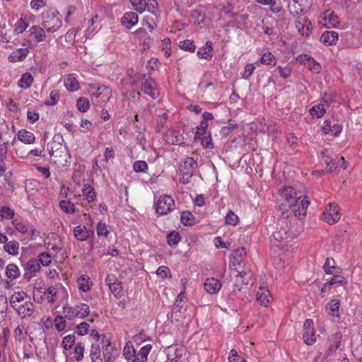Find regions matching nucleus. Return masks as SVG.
<instances>
[{
  "instance_id": "obj_1",
  "label": "nucleus",
  "mask_w": 362,
  "mask_h": 362,
  "mask_svg": "<svg viewBox=\"0 0 362 362\" xmlns=\"http://www.w3.org/2000/svg\"><path fill=\"white\" fill-rule=\"evenodd\" d=\"M295 235L296 233L291 230L287 220L284 218L279 222L276 230L273 233L274 240L280 244H276L275 243L273 244L279 247H283L284 244H281L282 242L284 243L288 238H291Z\"/></svg>"
},
{
  "instance_id": "obj_2",
  "label": "nucleus",
  "mask_w": 362,
  "mask_h": 362,
  "mask_svg": "<svg viewBox=\"0 0 362 362\" xmlns=\"http://www.w3.org/2000/svg\"><path fill=\"white\" fill-rule=\"evenodd\" d=\"M63 310L64 317L70 320L76 317L84 318L90 313L89 306L85 303H81L75 307L64 306Z\"/></svg>"
},
{
  "instance_id": "obj_3",
  "label": "nucleus",
  "mask_w": 362,
  "mask_h": 362,
  "mask_svg": "<svg viewBox=\"0 0 362 362\" xmlns=\"http://www.w3.org/2000/svg\"><path fill=\"white\" fill-rule=\"evenodd\" d=\"M42 26L48 33H53L62 26V21L54 11H48L42 14Z\"/></svg>"
},
{
  "instance_id": "obj_4",
  "label": "nucleus",
  "mask_w": 362,
  "mask_h": 362,
  "mask_svg": "<svg viewBox=\"0 0 362 362\" xmlns=\"http://www.w3.org/2000/svg\"><path fill=\"white\" fill-rule=\"evenodd\" d=\"M279 194L281 199L288 204L290 208L296 207L298 205V199L296 192L292 187H283L279 189Z\"/></svg>"
},
{
  "instance_id": "obj_5",
  "label": "nucleus",
  "mask_w": 362,
  "mask_h": 362,
  "mask_svg": "<svg viewBox=\"0 0 362 362\" xmlns=\"http://www.w3.org/2000/svg\"><path fill=\"white\" fill-rule=\"evenodd\" d=\"M136 77L137 80L143 79L141 90L144 93L150 95L152 98H156L158 96V91L156 88L155 81L152 78H146V75L143 74H138Z\"/></svg>"
},
{
  "instance_id": "obj_6",
  "label": "nucleus",
  "mask_w": 362,
  "mask_h": 362,
  "mask_svg": "<svg viewBox=\"0 0 362 362\" xmlns=\"http://www.w3.org/2000/svg\"><path fill=\"white\" fill-rule=\"evenodd\" d=\"M174 199L169 195H163L159 197L156 204V211L160 215H165L172 211Z\"/></svg>"
},
{
  "instance_id": "obj_7",
  "label": "nucleus",
  "mask_w": 362,
  "mask_h": 362,
  "mask_svg": "<svg viewBox=\"0 0 362 362\" xmlns=\"http://www.w3.org/2000/svg\"><path fill=\"white\" fill-rule=\"evenodd\" d=\"M323 219L329 224L336 223L341 217L339 207L335 204H329L322 214Z\"/></svg>"
},
{
  "instance_id": "obj_8",
  "label": "nucleus",
  "mask_w": 362,
  "mask_h": 362,
  "mask_svg": "<svg viewBox=\"0 0 362 362\" xmlns=\"http://www.w3.org/2000/svg\"><path fill=\"white\" fill-rule=\"evenodd\" d=\"M166 142L172 145H180L185 143L184 136L177 130L168 129L164 134Z\"/></svg>"
},
{
  "instance_id": "obj_9",
  "label": "nucleus",
  "mask_w": 362,
  "mask_h": 362,
  "mask_svg": "<svg viewBox=\"0 0 362 362\" xmlns=\"http://www.w3.org/2000/svg\"><path fill=\"white\" fill-rule=\"evenodd\" d=\"M103 361L115 362L118 357L117 349L114 346H111L110 341L107 340V344L102 348Z\"/></svg>"
},
{
  "instance_id": "obj_10",
  "label": "nucleus",
  "mask_w": 362,
  "mask_h": 362,
  "mask_svg": "<svg viewBox=\"0 0 362 362\" xmlns=\"http://www.w3.org/2000/svg\"><path fill=\"white\" fill-rule=\"evenodd\" d=\"M41 269L40 262L37 259H30L25 265V273L24 274V278L27 280H30L33 276V274L38 272Z\"/></svg>"
},
{
  "instance_id": "obj_11",
  "label": "nucleus",
  "mask_w": 362,
  "mask_h": 362,
  "mask_svg": "<svg viewBox=\"0 0 362 362\" xmlns=\"http://www.w3.org/2000/svg\"><path fill=\"white\" fill-rule=\"evenodd\" d=\"M11 128L12 129L10 131L8 125H0V143L8 144L10 142L13 134L15 133V127L13 124H12Z\"/></svg>"
},
{
  "instance_id": "obj_12",
  "label": "nucleus",
  "mask_w": 362,
  "mask_h": 362,
  "mask_svg": "<svg viewBox=\"0 0 362 362\" xmlns=\"http://www.w3.org/2000/svg\"><path fill=\"white\" fill-rule=\"evenodd\" d=\"M138 15L134 12H127L121 18V24L127 29L132 28L138 23Z\"/></svg>"
},
{
  "instance_id": "obj_13",
  "label": "nucleus",
  "mask_w": 362,
  "mask_h": 362,
  "mask_svg": "<svg viewBox=\"0 0 362 362\" xmlns=\"http://www.w3.org/2000/svg\"><path fill=\"white\" fill-rule=\"evenodd\" d=\"M204 289L211 294L216 293L221 288V281L215 278L207 279L204 282Z\"/></svg>"
},
{
  "instance_id": "obj_14",
  "label": "nucleus",
  "mask_w": 362,
  "mask_h": 362,
  "mask_svg": "<svg viewBox=\"0 0 362 362\" xmlns=\"http://www.w3.org/2000/svg\"><path fill=\"white\" fill-rule=\"evenodd\" d=\"M197 54L200 59H211L214 55L212 42L207 41L205 46L199 49Z\"/></svg>"
},
{
  "instance_id": "obj_15",
  "label": "nucleus",
  "mask_w": 362,
  "mask_h": 362,
  "mask_svg": "<svg viewBox=\"0 0 362 362\" xmlns=\"http://www.w3.org/2000/svg\"><path fill=\"white\" fill-rule=\"evenodd\" d=\"M33 307V303L30 300H27L14 309L16 310L19 315L25 317L32 315Z\"/></svg>"
},
{
  "instance_id": "obj_16",
  "label": "nucleus",
  "mask_w": 362,
  "mask_h": 362,
  "mask_svg": "<svg viewBox=\"0 0 362 362\" xmlns=\"http://www.w3.org/2000/svg\"><path fill=\"white\" fill-rule=\"evenodd\" d=\"M339 39V35L335 31H325L320 37V41L326 45H335Z\"/></svg>"
},
{
  "instance_id": "obj_17",
  "label": "nucleus",
  "mask_w": 362,
  "mask_h": 362,
  "mask_svg": "<svg viewBox=\"0 0 362 362\" xmlns=\"http://www.w3.org/2000/svg\"><path fill=\"white\" fill-rule=\"evenodd\" d=\"M91 233H93V231L88 230L85 226L81 225L74 228V235L80 241L87 240Z\"/></svg>"
},
{
  "instance_id": "obj_18",
  "label": "nucleus",
  "mask_w": 362,
  "mask_h": 362,
  "mask_svg": "<svg viewBox=\"0 0 362 362\" xmlns=\"http://www.w3.org/2000/svg\"><path fill=\"white\" fill-rule=\"evenodd\" d=\"M197 168V163L196 160H183L178 167L180 173L189 172L190 174H193Z\"/></svg>"
},
{
  "instance_id": "obj_19",
  "label": "nucleus",
  "mask_w": 362,
  "mask_h": 362,
  "mask_svg": "<svg viewBox=\"0 0 362 362\" xmlns=\"http://www.w3.org/2000/svg\"><path fill=\"white\" fill-rule=\"evenodd\" d=\"M270 297L269 291L267 288L259 287L257 293V300L259 302L260 305L267 307Z\"/></svg>"
},
{
  "instance_id": "obj_20",
  "label": "nucleus",
  "mask_w": 362,
  "mask_h": 362,
  "mask_svg": "<svg viewBox=\"0 0 362 362\" xmlns=\"http://www.w3.org/2000/svg\"><path fill=\"white\" fill-rule=\"evenodd\" d=\"M246 255L245 248L241 247L240 248H238L234 250L233 254V257L230 260V263L233 266L238 265L240 266L241 262L243 260V256Z\"/></svg>"
},
{
  "instance_id": "obj_21",
  "label": "nucleus",
  "mask_w": 362,
  "mask_h": 362,
  "mask_svg": "<svg viewBox=\"0 0 362 362\" xmlns=\"http://www.w3.org/2000/svg\"><path fill=\"white\" fill-rule=\"evenodd\" d=\"M309 204L310 202L306 199H302L300 202H298V205L296 206V207H292V210L294 212L295 216L300 218H301L302 216H305L306 214V209Z\"/></svg>"
},
{
  "instance_id": "obj_22",
  "label": "nucleus",
  "mask_w": 362,
  "mask_h": 362,
  "mask_svg": "<svg viewBox=\"0 0 362 362\" xmlns=\"http://www.w3.org/2000/svg\"><path fill=\"white\" fill-rule=\"evenodd\" d=\"M29 32L30 35L33 36L38 42H42L45 40L46 35L44 28H42L39 26L33 25L30 28Z\"/></svg>"
},
{
  "instance_id": "obj_23",
  "label": "nucleus",
  "mask_w": 362,
  "mask_h": 362,
  "mask_svg": "<svg viewBox=\"0 0 362 362\" xmlns=\"http://www.w3.org/2000/svg\"><path fill=\"white\" fill-rule=\"evenodd\" d=\"M28 49H18L10 54L8 59L10 62H16L23 61L28 55Z\"/></svg>"
},
{
  "instance_id": "obj_24",
  "label": "nucleus",
  "mask_w": 362,
  "mask_h": 362,
  "mask_svg": "<svg viewBox=\"0 0 362 362\" xmlns=\"http://www.w3.org/2000/svg\"><path fill=\"white\" fill-rule=\"evenodd\" d=\"M185 292H181L175 299L174 303V307L173 308L172 316L175 315V316L178 315V313H180V309L183 308L185 304Z\"/></svg>"
},
{
  "instance_id": "obj_25",
  "label": "nucleus",
  "mask_w": 362,
  "mask_h": 362,
  "mask_svg": "<svg viewBox=\"0 0 362 362\" xmlns=\"http://www.w3.org/2000/svg\"><path fill=\"white\" fill-rule=\"evenodd\" d=\"M18 139L22 142L28 144H33L35 140V137L32 132L23 129L18 132Z\"/></svg>"
},
{
  "instance_id": "obj_26",
  "label": "nucleus",
  "mask_w": 362,
  "mask_h": 362,
  "mask_svg": "<svg viewBox=\"0 0 362 362\" xmlns=\"http://www.w3.org/2000/svg\"><path fill=\"white\" fill-rule=\"evenodd\" d=\"M322 18L323 20H325V21H328V23L330 24V26H332V27L335 28L339 24V23L337 20L338 19L337 16L334 13V11H330V10H327L325 12H324L322 14Z\"/></svg>"
},
{
  "instance_id": "obj_27",
  "label": "nucleus",
  "mask_w": 362,
  "mask_h": 362,
  "mask_svg": "<svg viewBox=\"0 0 362 362\" xmlns=\"http://www.w3.org/2000/svg\"><path fill=\"white\" fill-rule=\"evenodd\" d=\"M339 305H340L339 300L333 299L326 305V310L328 311L329 315H330L333 317H339Z\"/></svg>"
},
{
  "instance_id": "obj_28",
  "label": "nucleus",
  "mask_w": 362,
  "mask_h": 362,
  "mask_svg": "<svg viewBox=\"0 0 362 362\" xmlns=\"http://www.w3.org/2000/svg\"><path fill=\"white\" fill-rule=\"evenodd\" d=\"M65 87L69 91H75L78 89L79 85L76 78L72 75H68L64 81Z\"/></svg>"
},
{
  "instance_id": "obj_29",
  "label": "nucleus",
  "mask_w": 362,
  "mask_h": 362,
  "mask_svg": "<svg viewBox=\"0 0 362 362\" xmlns=\"http://www.w3.org/2000/svg\"><path fill=\"white\" fill-rule=\"evenodd\" d=\"M152 349L151 344H147L139 350V353H136V362H146L148 355Z\"/></svg>"
},
{
  "instance_id": "obj_30",
  "label": "nucleus",
  "mask_w": 362,
  "mask_h": 362,
  "mask_svg": "<svg viewBox=\"0 0 362 362\" xmlns=\"http://www.w3.org/2000/svg\"><path fill=\"white\" fill-rule=\"evenodd\" d=\"M83 195L88 202H92L95 199L96 193L90 184H85L82 189Z\"/></svg>"
},
{
  "instance_id": "obj_31",
  "label": "nucleus",
  "mask_w": 362,
  "mask_h": 362,
  "mask_svg": "<svg viewBox=\"0 0 362 362\" xmlns=\"http://www.w3.org/2000/svg\"><path fill=\"white\" fill-rule=\"evenodd\" d=\"M96 97L100 98L103 101L108 100L111 97V90L105 86H100L97 88Z\"/></svg>"
},
{
  "instance_id": "obj_32",
  "label": "nucleus",
  "mask_w": 362,
  "mask_h": 362,
  "mask_svg": "<svg viewBox=\"0 0 362 362\" xmlns=\"http://www.w3.org/2000/svg\"><path fill=\"white\" fill-rule=\"evenodd\" d=\"M33 81V77L30 73H25L22 75L18 85L21 88H28Z\"/></svg>"
},
{
  "instance_id": "obj_33",
  "label": "nucleus",
  "mask_w": 362,
  "mask_h": 362,
  "mask_svg": "<svg viewBox=\"0 0 362 362\" xmlns=\"http://www.w3.org/2000/svg\"><path fill=\"white\" fill-rule=\"evenodd\" d=\"M27 297V295L24 292L14 293L11 296L10 299L11 305L13 308H18V306L21 305L20 303L23 302L25 298Z\"/></svg>"
},
{
  "instance_id": "obj_34",
  "label": "nucleus",
  "mask_w": 362,
  "mask_h": 362,
  "mask_svg": "<svg viewBox=\"0 0 362 362\" xmlns=\"http://www.w3.org/2000/svg\"><path fill=\"white\" fill-rule=\"evenodd\" d=\"M4 247L9 255H16L18 253L19 243L16 240H11L6 243Z\"/></svg>"
},
{
  "instance_id": "obj_35",
  "label": "nucleus",
  "mask_w": 362,
  "mask_h": 362,
  "mask_svg": "<svg viewBox=\"0 0 362 362\" xmlns=\"http://www.w3.org/2000/svg\"><path fill=\"white\" fill-rule=\"evenodd\" d=\"M77 283L78 288L83 292L89 291L90 285L92 284L90 279L86 276H81L79 277L77 280Z\"/></svg>"
},
{
  "instance_id": "obj_36",
  "label": "nucleus",
  "mask_w": 362,
  "mask_h": 362,
  "mask_svg": "<svg viewBox=\"0 0 362 362\" xmlns=\"http://www.w3.org/2000/svg\"><path fill=\"white\" fill-rule=\"evenodd\" d=\"M6 275L9 279H16L20 275L18 267L14 264H8L6 268Z\"/></svg>"
},
{
  "instance_id": "obj_37",
  "label": "nucleus",
  "mask_w": 362,
  "mask_h": 362,
  "mask_svg": "<svg viewBox=\"0 0 362 362\" xmlns=\"http://www.w3.org/2000/svg\"><path fill=\"white\" fill-rule=\"evenodd\" d=\"M304 58L308 62V68L313 73H319L321 69V66L319 63L316 62L313 58L308 55H305Z\"/></svg>"
},
{
  "instance_id": "obj_38",
  "label": "nucleus",
  "mask_w": 362,
  "mask_h": 362,
  "mask_svg": "<svg viewBox=\"0 0 362 362\" xmlns=\"http://www.w3.org/2000/svg\"><path fill=\"white\" fill-rule=\"evenodd\" d=\"M123 355L128 362H136V350L132 347L126 346L123 349Z\"/></svg>"
},
{
  "instance_id": "obj_39",
  "label": "nucleus",
  "mask_w": 362,
  "mask_h": 362,
  "mask_svg": "<svg viewBox=\"0 0 362 362\" xmlns=\"http://www.w3.org/2000/svg\"><path fill=\"white\" fill-rule=\"evenodd\" d=\"M303 26L300 30L299 33L303 36L308 37L313 29L312 23L307 17H303Z\"/></svg>"
},
{
  "instance_id": "obj_40",
  "label": "nucleus",
  "mask_w": 362,
  "mask_h": 362,
  "mask_svg": "<svg viewBox=\"0 0 362 362\" xmlns=\"http://www.w3.org/2000/svg\"><path fill=\"white\" fill-rule=\"evenodd\" d=\"M43 293L47 294V300L49 303H54L57 299V289L55 286H49L43 292Z\"/></svg>"
},
{
  "instance_id": "obj_41",
  "label": "nucleus",
  "mask_w": 362,
  "mask_h": 362,
  "mask_svg": "<svg viewBox=\"0 0 362 362\" xmlns=\"http://www.w3.org/2000/svg\"><path fill=\"white\" fill-rule=\"evenodd\" d=\"M76 106L80 112H86L90 108V102L86 98L81 97L76 101Z\"/></svg>"
},
{
  "instance_id": "obj_42",
  "label": "nucleus",
  "mask_w": 362,
  "mask_h": 362,
  "mask_svg": "<svg viewBox=\"0 0 362 362\" xmlns=\"http://www.w3.org/2000/svg\"><path fill=\"white\" fill-rule=\"evenodd\" d=\"M181 222L185 226H192L194 222V216L189 211H185L181 214Z\"/></svg>"
},
{
  "instance_id": "obj_43",
  "label": "nucleus",
  "mask_w": 362,
  "mask_h": 362,
  "mask_svg": "<svg viewBox=\"0 0 362 362\" xmlns=\"http://www.w3.org/2000/svg\"><path fill=\"white\" fill-rule=\"evenodd\" d=\"M168 119L167 113H162L157 115L156 132H160Z\"/></svg>"
},
{
  "instance_id": "obj_44",
  "label": "nucleus",
  "mask_w": 362,
  "mask_h": 362,
  "mask_svg": "<svg viewBox=\"0 0 362 362\" xmlns=\"http://www.w3.org/2000/svg\"><path fill=\"white\" fill-rule=\"evenodd\" d=\"M181 237L178 232L173 231L168 234L167 242L170 246H175L180 241Z\"/></svg>"
},
{
  "instance_id": "obj_45",
  "label": "nucleus",
  "mask_w": 362,
  "mask_h": 362,
  "mask_svg": "<svg viewBox=\"0 0 362 362\" xmlns=\"http://www.w3.org/2000/svg\"><path fill=\"white\" fill-rule=\"evenodd\" d=\"M303 339L307 345H313L316 341L314 329L305 331Z\"/></svg>"
},
{
  "instance_id": "obj_46",
  "label": "nucleus",
  "mask_w": 362,
  "mask_h": 362,
  "mask_svg": "<svg viewBox=\"0 0 362 362\" xmlns=\"http://www.w3.org/2000/svg\"><path fill=\"white\" fill-rule=\"evenodd\" d=\"M325 112L326 110L322 104L315 105L310 110V114L313 116H316L317 118L322 117Z\"/></svg>"
},
{
  "instance_id": "obj_47",
  "label": "nucleus",
  "mask_w": 362,
  "mask_h": 362,
  "mask_svg": "<svg viewBox=\"0 0 362 362\" xmlns=\"http://www.w3.org/2000/svg\"><path fill=\"white\" fill-rule=\"evenodd\" d=\"M59 206L66 214H73L75 211L74 204L69 201L62 200Z\"/></svg>"
},
{
  "instance_id": "obj_48",
  "label": "nucleus",
  "mask_w": 362,
  "mask_h": 362,
  "mask_svg": "<svg viewBox=\"0 0 362 362\" xmlns=\"http://www.w3.org/2000/svg\"><path fill=\"white\" fill-rule=\"evenodd\" d=\"M180 47L185 51L194 52L196 49V46L192 40H185L180 42Z\"/></svg>"
},
{
  "instance_id": "obj_49",
  "label": "nucleus",
  "mask_w": 362,
  "mask_h": 362,
  "mask_svg": "<svg viewBox=\"0 0 362 362\" xmlns=\"http://www.w3.org/2000/svg\"><path fill=\"white\" fill-rule=\"evenodd\" d=\"M339 160H325L327 171L333 173L337 170L339 165Z\"/></svg>"
},
{
  "instance_id": "obj_50",
  "label": "nucleus",
  "mask_w": 362,
  "mask_h": 362,
  "mask_svg": "<svg viewBox=\"0 0 362 362\" xmlns=\"http://www.w3.org/2000/svg\"><path fill=\"white\" fill-rule=\"evenodd\" d=\"M75 343V336L72 334H69L64 337L62 340L63 347L66 350H69L72 348L73 345Z\"/></svg>"
},
{
  "instance_id": "obj_51",
  "label": "nucleus",
  "mask_w": 362,
  "mask_h": 362,
  "mask_svg": "<svg viewBox=\"0 0 362 362\" xmlns=\"http://www.w3.org/2000/svg\"><path fill=\"white\" fill-rule=\"evenodd\" d=\"M261 63L267 64V65H274L276 64L274 55L271 52L264 53L261 59Z\"/></svg>"
},
{
  "instance_id": "obj_52",
  "label": "nucleus",
  "mask_w": 362,
  "mask_h": 362,
  "mask_svg": "<svg viewBox=\"0 0 362 362\" xmlns=\"http://www.w3.org/2000/svg\"><path fill=\"white\" fill-rule=\"evenodd\" d=\"M250 274V269L247 268H244L241 271L239 272V274L236 276L235 281L237 284V286H238V281L239 280H242V282L243 284H248V279L247 278H245V276Z\"/></svg>"
},
{
  "instance_id": "obj_53",
  "label": "nucleus",
  "mask_w": 362,
  "mask_h": 362,
  "mask_svg": "<svg viewBox=\"0 0 362 362\" xmlns=\"http://www.w3.org/2000/svg\"><path fill=\"white\" fill-rule=\"evenodd\" d=\"M135 10L139 13H143L146 9V3L145 0H130Z\"/></svg>"
},
{
  "instance_id": "obj_54",
  "label": "nucleus",
  "mask_w": 362,
  "mask_h": 362,
  "mask_svg": "<svg viewBox=\"0 0 362 362\" xmlns=\"http://www.w3.org/2000/svg\"><path fill=\"white\" fill-rule=\"evenodd\" d=\"M335 262L333 259L327 258L323 266V269L326 274H332L333 270L335 269Z\"/></svg>"
},
{
  "instance_id": "obj_55",
  "label": "nucleus",
  "mask_w": 362,
  "mask_h": 362,
  "mask_svg": "<svg viewBox=\"0 0 362 362\" xmlns=\"http://www.w3.org/2000/svg\"><path fill=\"white\" fill-rule=\"evenodd\" d=\"M134 170L136 173H144L148 168L147 163L143 160H139L134 163Z\"/></svg>"
},
{
  "instance_id": "obj_56",
  "label": "nucleus",
  "mask_w": 362,
  "mask_h": 362,
  "mask_svg": "<svg viewBox=\"0 0 362 362\" xmlns=\"http://www.w3.org/2000/svg\"><path fill=\"white\" fill-rule=\"evenodd\" d=\"M74 352L76 354L75 359L77 361H81L83 358L84 353V346L82 344V343L79 342L76 344L74 349Z\"/></svg>"
},
{
  "instance_id": "obj_57",
  "label": "nucleus",
  "mask_w": 362,
  "mask_h": 362,
  "mask_svg": "<svg viewBox=\"0 0 362 362\" xmlns=\"http://www.w3.org/2000/svg\"><path fill=\"white\" fill-rule=\"evenodd\" d=\"M28 27V23L21 18L16 23L15 33L17 34L22 33Z\"/></svg>"
},
{
  "instance_id": "obj_58",
  "label": "nucleus",
  "mask_w": 362,
  "mask_h": 362,
  "mask_svg": "<svg viewBox=\"0 0 362 362\" xmlns=\"http://www.w3.org/2000/svg\"><path fill=\"white\" fill-rule=\"evenodd\" d=\"M197 138L201 140L202 144L205 148H211L213 147V144L210 134H209L208 135H200V136H197Z\"/></svg>"
},
{
  "instance_id": "obj_59",
  "label": "nucleus",
  "mask_w": 362,
  "mask_h": 362,
  "mask_svg": "<svg viewBox=\"0 0 362 362\" xmlns=\"http://www.w3.org/2000/svg\"><path fill=\"white\" fill-rule=\"evenodd\" d=\"M228 360L230 362H245L244 357L240 356L235 349L230 350Z\"/></svg>"
},
{
  "instance_id": "obj_60",
  "label": "nucleus",
  "mask_w": 362,
  "mask_h": 362,
  "mask_svg": "<svg viewBox=\"0 0 362 362\" xmlns=\"http://www.w3.org/2000/svg\"><path fill=\"white\" fill-rule=\"evenodd\" d=\"M14 214V211L8 206H3L0 211V216L2 218L12 219Z\"/></svg>"
},
{
  "instance_id": "obj_61",
  "label": "nucleus",
  "mask_w": 362,
  "mask_h": 362,
  "mask_svg": "<svg viewBox=\"0 0 362 362\" xmlns=\"http://www.w3.org/2000/svg\"><path fill=\"white\" fill-rule=\"evenodd\" d=\"M111 292L115 295V297L119 298L122 296V286L119 281L114 283V284L110 285L109 286Z\"/></svg>"
},
{
  "instance_id": "obj_62",
  "label": "nucleus",
  "mask_w": 362,
  "mask_h": 362,
  "mask_svg": "<svg viewBox=\"0 0 362 362\" xmlns=\"http://www.w3.org/2000/svg\"><path fill=\"white\" fill-rule=\"evenodd\" d=\"M51 257L49 253L47 252H42L38 256V262H40V264L42 266H48L51 262Z\"/></svg>"
},
{
  "instance_id": "obj_63",
  "label": "nucleus",
  "mask_w": 362,
  "mask_h": 362,
  "mask_svg": "<svg viewBox=\"0 0 362 362\" xmlns=\"http://www.w3.org/2000/svg\"><path fill=\"white\" fill-rule=\"evenodd\" d=\"M64 316L58 315L54 319L55 327L58 331H62L66 327V322L64 320Z\"/></svg>"
},
{
  "instance_id": "obj_64",
  "label": "nucleus",
  "mask_w": 362,
  "mask_h": 362,
  "mask_svg": "<svg viewBox=\"0 0 362 362\" xmlns=\"http://www.w3.org/2000/svg\"><path fill=\"white\" fill-rule=\"evenodd\" d=\"M238 216L231 211L226 216V223L227 224L235 226L238 223Z\"/></svg>"
}]
</instances>
